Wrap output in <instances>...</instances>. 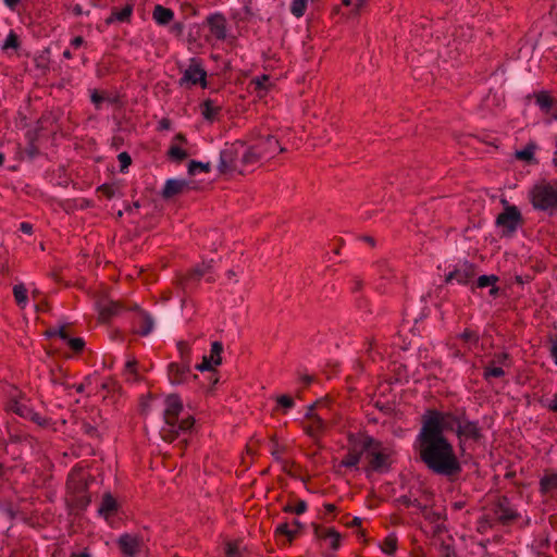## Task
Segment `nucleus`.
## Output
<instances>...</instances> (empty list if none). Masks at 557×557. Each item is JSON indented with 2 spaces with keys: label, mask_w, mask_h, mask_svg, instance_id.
Here are the masks:
<instances>
[{
  "label": "nucleus",
  "mask_w": 557,
  "mask_h": 557,
  "mask_svg": "<svg viewBox=\"0 0 557 557\" xmlns=\"http://www.w3.org/2000/svg\"><path fill=\"white\" fill-rule=\"evenodd\" d=\"M457 417L450 412L426 410L416 437L414 448L421 461L435 474L450 476L461 467L453 444L445 432L454 431Z\"/></svg>",
  "instance_id": "1"
},
{
  "label": "nucleus",
  "mask_w": 557,
  "mask_h": 557,
  "mask_svg": "<svg viewBox=\"0 0 557 557\" xmlns=\"http://www.w3.org/2000/svg\"><path fill=\"white\" fill-rule=\"evenodd\" d=\"M163 419L164 424L161 428V435L166 441H173L187 434L195 423V419L189 413L184 412L183 401L176 394L165 397Z\"/></svg>",
  "instance_id": "2"
},
{
  "label": "nucleus",
  "mask_w": 557,
  "mask_h": 557,
  "mask_svg": "<svg viewBox=\"0 0 557 557\" xmlns=\"http://www.w3.org/2000/svg\"><path fill=\"white\" fill-rule=\"evenodd\" d=\"M528 197L535 210L554 214L557 212V181L537 182L530 188Z\"/></svg>",
  "instance_id": "3"
},
{
  "label": "nucleus",
  "mask_w": 557,
  "mask_h": 557,
  "mask_svg": "<svg viewBox=\"0 0 557 557\" xmlns=\"http://www.w3.org/2000/svg\"><path fill=\"white\" fill-rule=\"evenodd\" d=\"M522 215L518 207L505 203L504 211L496 218V226L502 237H511L521 226Z\"/></svg>",
  "instance_id": "4"
},
{
  "label": "nucleus",
  "mask_w": 557,
  "mask_h": 557,
  "mask_svg": "<svg viewBox=\"0 0 557 557\" xmlns=\"http://www.w3.org/2000/svg\"><path fill=\"white\" fill-rule=\"evenodd\" d=\"M362 448L370 457V465L375 471H386L389 466L391 450L372 437H366Z\"/></svg>",
  "instance_id": "5"
},
{
  "label": "nucleus",
  "mask_w": 557,
  "mask_h": 557,
  "mask_svg": "<svg viewBox=\"0 0 557 557\" xmlns=\"http://www.w3.org/2000/svg\"><path fill=\"white\" fill-rule=\"evenodd\" d=\"M181 87L191 88L196 85H200L202 88H207V71L202 66L200 60L193 58L188 66L184 70L182 77L178 81Z\"/></svg>",
  "instance_id": "6"
},
{
  "label": "nucleus",
  "mask_w": 557,
  "mask_h": 557,
  "mask_svg": "<svg viewBox=\"0 0 557 557\" xmlns=\"http://www.w3.org/2000/svg\"><path fill=\"white\" fill-rule=\"evenodd\" d=\"M476 274L475 267L469 261L458 262L453 271H449L445 276L446 283H457L467 285Z\"/></svg>",
  "instance_id": "7"
},
{
  "label": "nucleus",
  "mask_w": 557,
  "mask_h": 557,
  "mask_svg": "<svg viewBox=\"0 0 557 557\" xmlns=\"http://www.w3.org/2000/svg\"><path fill=\"white\" fill-rule=\"evenodd\" d=\"M168 376L172 385H181L190 377V360L184 359L181 363L169 364Z\"/></svg>",
  "instance_id": "8"
},
{
  "label": "nucleus",
  "mask_w": 557,
  "mask_h": 557,
  "mask_svg": "<svg viewBox=\"0 0 557 557\" xmlns=\"http://www.w3.org/2000/svg\"><path fill=\"white\" fill-rule=\"evenodd\" d=\"M507 367H509L508 354H496L490 363L484 368L483 376L485 380H490L491 377H502L505 375L504 368Z\"/></svg>",
  "instance_id": "9"
},
{
  "label": "nucleus",
  "mask_w": 557,
  "mask_h": 557,
  "mask_svg": "<svg viewBox=\"0 0 557 557\" xmlns=\"http://www.w3.org/2000/svg\"><path fill=\"white\" fill-rule=\"evenodd\" d=\"M223 345L220 342H213L210 354L202 357V361L196 366L200 372L213 370L222 362Z\"/></svg>",
  "instance_id": "10"
},
{
  "label": "nucleus",
  "mask_w": 557,
  "mask_h": 557,
  "mask_svg": "<svg viewBox=\"0 0 557 557\" xmlns=\"http://www.w3.org/2000/svg\"><path fill=\"white\" fill-rule=\"evenodd\" d=\"M237 148L236 146H226L220 152V160L218 163V170L220 173H228L237 170L236 164Z\"/></svg>",
  "instance_id": "11"
},
{
  "label": "nucleus",
  "mask_w": 557,
  "mask_h": 557,
  "mask_svg": "<svg viewBox=\"0 0 557 557\" xmlns=\"http://www.w3.org/2000/svg\"><path fill=\"white\" fill-rule=\"evenodd\" d=\"M456 432L460 441L463 440H479L481 437V430L476 422L474 421H461L457 417V422L455 424Z\"/></svg>",
  "instance_id": "12"
},
{
  "label": "nucleus",
  "mask_w": 557,
  "mask_h": 557,
  "mask_svg": "<svg viewBox=\"0 0 557 557\" xmlns=\"http://www.w3.org/2000/svg\"><path fill=\"white\" fill-rule=\"evenodd\" d=\"M207 25L211 35L218 40L227 36L226 20L222 14H211L207 17Z\"/></svg>",
  "instance_id": "13"
},
{
  "label": "nucleus",
  "mask_w": 557,
  "mask_h": 557,
  "mask_svg": "<svg viewBox=\"0 0 557 557\" xmlns=\"http://www.w3.org/2000/svg\"><path fill=\"white\" fill-rule=\"evenodd\" d=\"M255 146L258 149V156L262 157L263 159H270L283 151V148L280 146L276 138L270 135L261 139Z\"/></svg>",
  "instance_id": "14"
},
{
  "label": "nucleus",
  "mask_w": 557,
  "mask_h": 557,
  "mask_svg": "<svg viewBox=\"0 0 557 557\" xmlns=\"http://www.w3.org/2000/svg\"><path fill=\"white\" fill-rule=\"evenodd\" d=\"M117 543H119L122 552L125 555L131 556V557L136 555L140 550V547H141L140 539L136 535H132V534H127V533L121 535L119 537Z\"/></svg>",
  "instance_id": "15"
},
{
  "label": "nucleus",
  "mask_w": 557,
  "mask_h": 557,
  "mask_svg": "<svg viewBox=\"0 0 557 557\" xmlns=\"http://www.w3.org/2000/svg\"><path fill=\"white\" fill-rule=\"evenodd\" d=\"M188 188V182L182 178H169L165 181L161 196L170 199Z\"/></svg>",
  "instance_id": "16"
},
{
  "label": "nucleus",
  "mask_w": 557,
  "mask_h": 557,
  "mask_svg": "<svg viewBox=\"0 0 557 557\" xmlns=\"http://www.w3.org/2000/svg\"><path fill=\"white\" fill-rule=\"evenodd\" d=\"M117 509L119 504L116 499L111 495V493H104L98 507L99 516L109 520L117 512Z\"/></svg>",
  "instance_id": "17"
},
{
  "label": "nucleus",
  "mask_w": 557,
  "mask_h": 557,
  "mask_svg": "<svg viewBox=\"0 0 557 557\" xmlns=\"http://www.w3.org/2000/svg\"><path fill=\"white\" fill-rule=\"evenodd\" d=\"M302 524L299 520H293L290 523H281L276 527L275 533L284 535L290 543L300 532Z\"/></svg>",
  "instance_id": "18"
},
{
  "label": "nucleus",
  "mask_w": 557,
  "mask_h": 557,
  "mask_svg": "<svg viewBox=\"0 0 557 557\" xmlns=\"http://www.w3.org/2000/svg\"><path fill=\"white\" fill-rule=\"evenodd\" d=\"M200 113L206 121L214 122L221 111V107L211 99L205 100L200 106Z\"/></svg>",
  "instance_id": "19"
},
{
  "label": "nucleus",
  "mask_w": 557,
  "mask_h": 557,
  "mask_svg": "<svg viewBox=\"0 0 557 557\" xmlns=\"http://www.w3.org/2000/svg\"><path fill=\"white\" fill-rule=\"evenodd\" d=\"M540 492L557 496V472L544 475L540 481Z\"/></svg>",
  "instance_id": "20"
},
{
  "label": "nucleus",
  "mask_w": 557,
  "mask_h": 557,
  "mask_svg": "<svg viewBox=\"0 0 557 557\" xmlns=\"http://www.w3.org/2000/svg\"><path fill=\"white\" fill-rule=\"evenodd\" d=\"M326 428V423L321 414L310 419V423L305 428L307 434L313 438L320 436Z\"/></svg>",
  "instance_id": "21"
},
{
  "label": "nucleus",
  "mask_w": 557,
  "mask_h": 557,
  "mask_svg": "<svg viewBox=\"0 0 557 557\" xmlns=\"http://www.w3.org/2000/svg\"><path fill=\"white\" fill-rule=\"evenodd\" d=\"M152 17L157 24L168 25L174 18V12L171 9L158 4L153 9Z\"/></svg>",
  "instance_id": "22"
},
{
  "label": "nucleus",
  "mask_w": 557,
  "mask_h": 557,
  "mask_svg": "<svg viewBox=\"0 0 557 557\" xmlns=\"http://www.w3.org/2000/svg\"><path fill=\"white\" fill-rule=\"evenodd\" d=\"M497 281H498V277L494 274L481 275V276H479V278L476 281V286L479 288H485V287L491 286L492 288L490 290V294L496 295L498 293V288L495 286Z\"/></svg>",
  "instance_id": "23"
},
{
  "label": "nucleus",
  "mask_w": 557,
  "mask_h": 557,
  "mask_svg": "<svg viewBox=\"0 0 557 557\" xmlns=\"http://www.w3.org/2000/svg\"><path fill=\"white\" fill-rule=\"evenodd\" d=\"M133 9L129 5L124 7L119 11H114L107 20V24H112L114 22H126L129 20L132 15Z\"/></svg>",
  "instance_id": "24"
},
{
  "label": "nucleus",
  "mask_w": 557,
  "mask_h": 557,
  "mask_svg": "<svg viewBox=\"0 0 557 557\" xmlns=\"http://www.w3.org/2000/svg\"><path fill=\"white\" fill-rule=\"evenodd\" d=\"M9 408L11 411L26 419H33L36 416V412H34L30 408L26 406V404L22 401L11 403Z\"/></svg>",
  "instance_id": "25"
},
{
  "label": "nucleus",
  "mask_w": 557,
  "mask_h": 557,
  "mask_svg": "<svg viewBox=\"0 0 557 557\" xmlns=\"http://www.w3.org/2000/svg\"><path fill=\"white\" fill-rule=\"evenodd\" d=\"M13 295L20 308L24 309L28 305L27 289L24 284L14 285Z\"/></svg>",
  "instance_id": "26"
},
{
  "label": "nucleus",
  "mask_w": 557,
  "mask_h": 557,
  "mask_svg": "<svg viewBox=\"0 0 557 557\" xmlns=\"http://www.w3.org/2000/svg\"><path fill=\"white\" fill-rule=\"evenodd\" d=\"M123 374L128 382L139 381L137 373V361L135 359H128L126 361Z\"/></svg>",
  "instance_id": "27"
},
{
  "label": "nucleus",
  "mask_w": 557,
  "mask_h": 557,
  "mask_svg": "<svg viewBox=\"0 0 557 557\" xmlns=\"http://www.w3.org/2000/svg\"><path fill=\"white\" fill-rule=\"evenodd\" d=\"M153 325H154V323H153L152 318L149 314L144 313L140 317L137 332L140 335L146 336L152 332Z\"/></svg>",
  "instance_id": "28"
},
{
  "label": "nucleus",
  "mask_w": 557,
  "mask_h": 557,
  "mask_svg": "<svg viewBox=\"0 0 557 557\" xmlns=\"http://www.w3.org/2000/svg\"><path fill=\"white\" fill-rule=\"evenodd\" d=\"M381 549L386 555H393L397 549V536L394 533L388 534L384 539Z\"/></svg>",
  "instance_id": "29"
},
{
  "label": "nucleus",
  "mask_w": 557,
  "mask_h": 557,
  "mask_svg": "<svg viewBox=\"0 0 557 557\" xmlns=\"http://www.w3.org/2000/svg\"><path fill=\"white\" fill-rule=\"evenodd\" d=\"M309 0H293L290 3V13L299 18L304 16Z\"/></svg>",
  "instance_id": "30"
},
{
  "label": "nucleus",
  "mask_w": 557,
  "mask_h": 557,
  "mask_svg": "<svg viewBox=\"0 0 557 557\" xmlns=\"http://www.w3.org/2000/svg\"><path fill=\"white\" fill-rule=\"evenodd\" d=\"M536 104L544 111H548L553 107V98L546 92L541 91L536 95Z\"/></svg>",
  "instance_id": "31"
},
{
  "label": "nucleus",
  "mask_w": 557,
  "mask_h": 557,
  "mask_svg": "<svg viewBox=\"0 0 557 557\" xmlns=\"http://www.w3.org/2000/svg\"><path fill=\"white\" fill-rule=\"evenodd\" d=\"M258 149L256 148V146H252L250 148H248L244 153H243V157H242V161L244 164H252V163H256L257 161L263 159L262 157L258 156Z\"/></svg>",
  "instance_id": "32"
},
{
  "label": "nucleus",
  "mask_w": 557,
  "mask_h": 557,
  "mask_svg": "<svg viewBox=\"0 0 557 557\" xmlns=\"http://www.w3.org/2000/svg\"><path fill=\"white\" fill-rule=\"evenodd\" d=\"M535 146L528 145L523 149L516 151V157L519 160L532 162L534 161Z\"/></svg>",
  "instance_id": "33"
},
{
  "label": "nucleus",
  "mask_w": 557,
  "mask_h": 557,
  "mask_svg": "<svg viewBox=\"0 0 557 557\" xmlns=\"http://www.w3.org/2000/svg\"><path fill=\"white\" fill-rule=\"evenodd\" d=\"M225 554L227 557H242L243 545L242 542H227L225 547Z\"/></svg>",
  "instance_id": "34"
},
{
  "label": "nucleus",
  "mask_w": 557,
  "mask_h": 557,
  "mask_svg": "<svg viewBox=\"0 0 557 557\" xmlns=\"http://www.w3.org/2000/svg\"><path fill=\"white\" fill-rule=\"evenodd\" d=\"M361 458L360 453L349 451L346 457L341 461V466L345 468H356Z\"/></svg>",
  "instance_id": "35"
},
{
  "label": "nucleus",
  "mask_w": 557,
  "mask_h": 557,
  "mask_svg": "<svg viewBox=\"0 0 557 557\" xmlns=\"http://www.w3.org/2000/svg\"><path fill=\"white\" fill-rule=\"evenodd\" d=\"M324 539L329 540L330 546L333 549H337L341 544V534L335 531L334 529H327L325 531V534L323 535Z\"/></svg>",
  "instance_id": "36"
},
{
  "label": "nucleus",
  "mask_w": 557,
  "mask_h": 557,
  "mask_svg": "<svg viewBox=\"0 0 557 557\" xmlns=\"http://www.w3.org/2000/svg\"><path fill=\"white\" fill-rule=\"evenodd\" d=\"M120 310V305L114 301H110L102 306L100 314L103 319H107L113 314H116Z\"/></svg>",
  "instance_id": "37"
},
{
  "label": "nucleus",
  "mask_w": 557,
  "mask_h": 557,
  "mask_svg": "<svg viewBox=\"0 0 557 557\" xmlns=\"http://www.w3.org/2000/svg\"><path fill=\"white\" fill-rule=\"evenodd\" d=\"M277 407L282 408L284 412L295 406L294 399L288 395H280L276 397Z\"/></svg>",
  "instance_id": "38"
},
{
  "label": "nucleus",
  "mask_w": 557,
  "mask_h": 557,
  "mask_svg": "<svg viewBox=\"0 0 557 557\" xmlns=\"http://www.w3.org/2000/svg\"><path fill=\"white\" fill-rule=\"evenodd\" d=\"M210 171V163H202L199 161H191L188 165V173L194 175L198 172H209Z\"/></svg>",
  "instance_id": "39"
},
{
  "label": "nucleus",
  "mask_w": 557,
  "mask_h": 557,
  "mask_svg": "<svg viewBox=\"0 0 557 557\" xmlns=\"http://www.w3.org/2000/svg\"><path fill=\"white\" fill-rule=\"evenodd\" d=\"M169 156L175 161H182L187 158V152L178 146H172L169 150Z\"/></svg>",
  "instance_id": "40"
},
{
  "label": "nucleus",
  "mask_w": 557,
  "mask_h": 557,
  "mask_svg": "<svg viewBox=\"0 0 557 557\" xmlns=\"http://www.w3.org/2000/svg\"><path fill=\"white\" fill-rule=\"evenodd\" d=\"M253 84L257 89L268 90L271 86L270 77L268 75H261L253 78Z\"/></svg>",
  "instance_id": "41"
},
{
  "label": "nucleus",
  "mask_w": 557,
  "mask_h": 557,
  "mask_svg": "<svg viewBox=\"0 0 557 557\" xmlns=\"http://www.w3.org/2000/svg\"><path fill=\"white\" fill-rule=\"evenodd\" d=\"M496 513L498 518L504 521L512 520L516 517V513L511 508H504L503 505H499Z\"/></svg>",
  "instance_id": "42"
},
{
  "label": "nucleus",
  "mask_w": 557,
  "mask_h": 557,
  "mask_svg": "<svg viewBox=\"0 0 557 557\" xmlns=\"http://www.w3.org/2000/svg\"><path fill=\"white\" fill-rule=\"evenodd\" d=\"M212 268V261L209 262H202L200 265H197L194 270V273L197 277L205 276L210 272Z\"/></svg>",
  "instance_id": "43"
},
{
  "label": "nucleus",
  "mask_w": 557,
  "mask_h": 557,
  "mask_svg": "<svg viewBox=\"0 0 557 557\" xmlns=\"http://www.w3.org/2000/svg\"><path fill=\"white\" fill-rule=\"evenodd\" d=\"M17 46H18L17 36L13 32H10L3 42V46H2L3 49L17 48Z\"/></svg>",
  "instance_id": "44"
},
{
  "label": "nucleus",
  "mask_w": 557,
  "mask_h": 557,
  "mask_svg": "<svg viewBox=\"0 0 557 557\" xmlns=\"http://www.w3.org/2000/svg\"><path fill=\"white\" fill-rule=\"evenodd\" d=\"M460 338H462L465 342L469 344H476L479 341V336L475 332L466 330L460 334Z\"/></svg>",
  "instance_id": "45"
},
{
  "label": "nucleus",
  "mask_w": 557,
  "mask_h": 557,
  "mask_svg": "<svg viewBox=\"0 0 557 557\" xmlns=\"http://www.w3.org/2000/svg\"><path fill=\"white\" fill-rule=\"evenodd\" d=\"M117 159L120 162L121 172H124L129 166V164L132 162L131 157L127 152H121L117 156Z\"/></svg>",
  "instance_id": "46"
},
{
  "label": "nucleus",
  "mask_w": 557,
  "mask_h": 557,
  "mask_svg": "<svg viewBox=\"0 0 557 557\" xmlns=\"http://www.w3.org/2000/svg\"><path fill=\"white\" fill-rule=\"evenodd\" d=\"M69 344V346L75 350V351H79L84 348V345H85V342L83 338H79V337H76V338H69V341L66 342Z\"/></svg>",
  "instance_id": "47"
},
{
  "label": "nucleus",
  "mask_w": 557,
  "mask_h": 557,
  "mask_svg": "<svg viewBox=\"0 0 557 557\" xmlns=\"http://www.w3.org/2000/svg\"><path fill=\"white\" fill-rule=\"evenodd\" d=\"M288 510L296 515H301L307 510V504L304 500H298L293 507H290Z\"/></svg>",
  "instance_id": "48"
},
{
  "label": "nucleus",
  "mask_w": 557,
  "mask_h": 557,
  "mask_svg": "<svg viewBox=\"0 0 557 557\" xmlns=\"http://www.w3.org/2000/svg\"><path fill=\"white\" fill-rule=\"evenodd\" d=\"M177 348H178V350L181 352L182 361H184V359H189L188 356H187L188 346H187L186 343L180 342L177 344Z\"/></svg>",
  "instance_id": "49"
},
{
  "label": "nucleus",
  "mask_w": 557,
  "mask_h": 557,
  "mask_svg": "<svg viewBox=\"0 0 557 557\" xmlns=\"http://www.w3.org/2000/svg\"><path fill=\"white\" fill-rule=\"evenodd\" d=\"M59 335L64 342L69 341V336L63 327L49 332V336Z\"/></svg>",
  "instance_id": "50"
},
{
  "label": "nucleus",
  "mask_w": 557,
  "mask_h": 557,
  "mask_svg": "<svg viewBox=\"0 0 557 557\" xmlns=\"http://www.w3.org/2000/svg\"><path fill=\"white\" fill-rule=\"evenodd\" d=\"M308 419H312L314 418V416H319V413L315 412V405L312 404L310 406L307 407V410H306V414H305Z\"/></svg>",
  "instance_id": "51"
},
{
  "label": "nucleus",
  "mask_w": 557,
  "mask_h": 557,
  "mask_svg": "<svg viewBox=\"0 0 557 557\" xmlns=\"http://www.w3.org/2000/svg\"><path fill=\"white\" fill-rule=\"evenodd\" d=\"M20 230L25 234H32L33 233V225L26 222H22L20 224Z\"/></svg>",
  "instance_id": "52"
},
{
  "label": "nucleus",
  "mask_w": 557,
  "mask_h": 557,
  "mask_svg": "<svg viewBox=\"0 0 557 557\" xmlns=\"http://www.w3.org/2000/svg\"><path fill=\"white\" fill-rule=\"evenodd\" d=\"M547 408L553 411H557V394L553 396L547 403Z\"/></svg>",
  "instance_id": "53"
},
{
  "label": "nucleus",
  "mask_w": 557,
  "mask_h": 557,
  "mask_svg": "<svg viewBox=\"0 0 557 557\" xmlns=\"http://www.w3.org/2000/svg\"><path fill=\"white\" fill-rule=\"evenodd\" d=\"M102 100H103V97H102V96H100L97 91H94V92L91 94V101H92L96 106H98Z\"/></svg>",
  "instance_id": "54"
},
{
  "label": "nucleus",
  "mask_w": 557,
  "mask_h": 557,
  "mask_svg": "<svg viewBox=\"0 0 557 557\" xmlns=\"http://www.w3.org/2000/svg\"><path fill=\"white\" fill-rule=\"evenodd\" d=\"M84 42V39L79 36L75 37L71 41V46L74 48H79Z\"/></svg>",
  "instance_id": "55"
},
{
  "label": "nucleus",
  "mask_w": 557,
  "mask_h": 557,
  "mask_svg": "<svg viewBox=\"0 0 557 557\" xmlns=\"http://www.w3.org/2000/svg\"><path fill=\"white\" fill-rule=\"evenodd\" d=\"M3 2L9 9L14 10L21 0H3Z\"/></svg>",
  "instance_id": "56"
},
{
  "label": "nucleus",
  "mask_w": 557,
  "mask_h": 557,
  "mask_svg": "<svg viewBox=\"0 0 557 557\" xmlns=\"http://www.w3.org/2000/svg\"><path fill=\"white\" fill-rule=\"evenodd\" d=\"M552 357L557 366V343L552 346Z\"/></svg>",
  "instance_id": "57"
},
{
  "label": "nucleus",
  "mask_w": 557,
  "mask_h": 557,
  "mask_svg": "<svg viewBox=\"0 0 557 557\" xmlns=\"http://www.w3.org/2000/svg\"><path fill=\"white\" fill-rule=\"evenodd\" d=\"M367 0H354V5L357 10L361 9L366 4Z\"/></svg>",
  "instance_id": "58"
},
{
  "label": "nucleus",
  "mask_w": 557,
  "mask_h": 557,
  "mask_svg": "<svg viewBox=\"0 0 557 557\" xmlns=\"http://www.w3.org/2000/svg\"><path fill=\"white\" fill-rule=\"evenodd\" d=\"M71 557H90L88 553H73Z\"/></svg>",
  "instance_id": "59"
},
{
  "label": "nucleus",
  "mask_w": 557,
  "mask_h": 557,
  "mask_svg": "<svg viewBox=\"0 0 557 557\" xmlns=\"http://www.w3.org/2000/svg\"><path fill=\"white\" fill-rule=\"evenodd\" d=\"M169 125H170V123H169V121H168V120H162V121L160 122V127H161V128L166 129V128H169Z\"/></svg>",
  "instance_id": "60"
},
{
  "label": "nucleus",
  "mask_w": 557,
  "mask_h": 557,
  "mask_svg": "<svg viewBox=\"0 0 557 557\" xmlns=\"http://www.w3.org/2000/svg\"><path fill=\"white\" fill-rule=\"evenodd\" d=\"M74 387H75L77 393H83L84 389H85V385L84 384H78V385H75Z\"/></svg>",
  "instance_id": "61"
},
{
  "label": "nucleus",
  "mask_w": 557,
  "mask_h": 557,
  "mask_svg": "<svg viewBox=\"0 0 557 557\" xmlns=\"http://www.w3.org/2000/svg\"><path fill=\"white\" fill-rule=\"evenodd\" d=\"M325 509L326 511L332 512L335 510V506L333 504H326Z\"/></svg>",
  "instance_id": "62"
},
{
  "label": "nucleus",
  "mask_w": 557,
  "mask_h": 557,
  "mask_svg": "<svg viewBox=\"0 0 557 557\" xmlns=\"http://www.w3.org/2000/svg\"><path fill=\"white\" fill-rule=\"evenodd\" d=\"M361 523V519L358 518V517H355L352 522H351V525H359Z\"/></svg>",
  "instance_id": "63"
},
{
  "label": "nucleus",
  "mask_w": 557,
  "mask_h": 557,
  "mask_svg": "<svg viewBox=\"0 0 557 557\" xmlns=\"http://www.w3.org/2000/svg\"><path fill=\"white\" fill-rule=\"evenodd\" d=\"M32 420L36 421L38 424H42V419L37 413H36V416Z\"/></svg>",
  "instance_id": "64"
}]
</instances>
